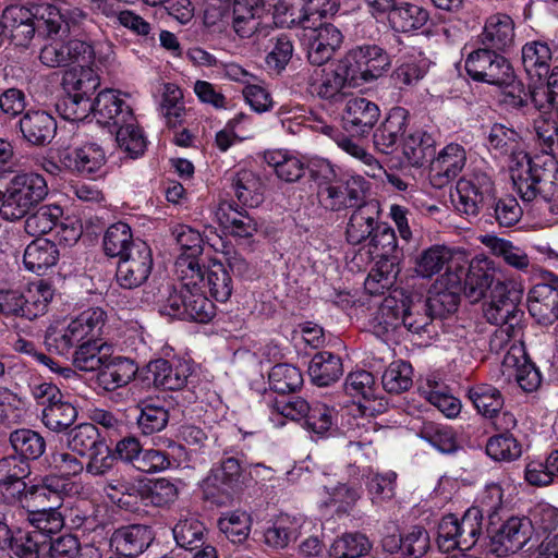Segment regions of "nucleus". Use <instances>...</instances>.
I'll list each match as a JSON object with an SVG mask.
<instances>
[{
	"mask_svg": "<svg viewBox=\"0 0 558 558\" xmlns=\"http://www.w3.org/2000/svg\"><path fill=\"white\" fill-rule=\"evenodd\" d=\"M409 112L402 107H393L374 132L375 147L383 154H392L400 138L404 135L408 125Z\"/></svg>",
	"mask_w": 558,
	"mask_h": 558,
	"instance_id": "6ab92c4d",
	"label": "nucleus"
},
{
	"mask_svg": "<svg viewBox=\"0 0 558 558\" xmlns=\"http://www.w3.org/2000/svg\"><path fill=\"white\" fill-rule=\"evenodd\" d=\"M100 85L98 74L88 64L80 68H73L64 72L62 76V87L68 95H73L78 99H90V96Z\"/></svg>",
	"mask_w": 558,
	"mask_h": 558,
	"instance_id": "c756f323",
	"label": "nucleus"
},
{
	"mask_svg": "<svg viewBox=\"0 0 558 558\" xmlns=\"http://www.w3.org/2000/svg\"><path fill=\"white\" fill-rule=\"evenodd\" d=\"M426 306L422 299L403 304V328L416 335H435L434 319Z\"/></svg>",
	"mask_w": 558,
	"mask_h": 558,
	"instance_id": "3c124183",
	"label": "nucleus"
},
{
	"mask_svg": "<svg viewBox=\"0 0 558 558\" xmlns=\"http://www.w3.org/2000/svg\"><path fill=\"white\" fill-rule=\"evenodd\" d=\"M235 196L244 206L256 207L263 202L264 184L251 170H240L232 178Z\"/></svg>",
	"mask_w": 558,
	"mask_h": 558,
	"instance_id": "f704fd0d",
	"label": "nucleus"
},
{
	"mask_svg": "<svg viewBox=\"0 0 558 558\" xmlns=\"http://www.w3.org/2000/svg\"><path fill=\"white\" fill-rule=\"evenodd\" d=\"M61 160L69 172L89 175L102 168L106 154L100 145L86 143L76 148H63Z\"/></svg>",
	"mask_w": 558,
	"mask_h": 558,
	"instance_id": "aec40b11",
	"label": "nucleus"
},
{
	"mask_svg": "<svg viewBox=\"0 0 558 558\" xmlns=\"http://www.w3.org/2000/svg\"><path fill=\"white\" fill-rule=\"evenodd\" d=\"M521 137L513 129L507 128L502 124H494L488 134V143L490 148L495 149L501 155L510 154V169L515 167V156L525 154L520 149Z\"/></svg>",
	"mask_w": 558,
	"mask_h": 558,
	"instance_id": "864d4df0",
	"label": "nucleus"
},
{
	"mask_svg": "<svg viewBox=\"0 0 558 558\" xmlns=\"http://www.w3.org/2000/svg\"><path fill=\"white\" fill-rule=\"evenodd\" d=\"M342 66L354 73V80L360 77L369 83L381 77L391 68L388 52L376 44L356 46L342 58Z\"/></svg>",
	"mask_w": 558,
	"mask_h": 558,
	"instance_id": "6e6552de",
	"label": "nucleus"
},
{
	"mask_svg": "<svg viewBox=\"0 0 558 558\" xmlns=\"http://www.w3.org/2000/svg\"><path fill=\"white\" fill-rule=\"evenodd\" d=\"M488 217H492L500 227L514 226L522 216V209L518 201L512 196L493 198V204L488 205L485 210Z\"/></svg>",
	"mask_w": 558,
	"mask_h": 558,
	"instance_id": "680f3d73",
	"label": "nucleus"
},
{
	"mask_svg": "<svg viewBox=\"0 0 558 558\" xmlns=\"http://www.w3.org/2000/svg\"><path fill=\"white\" fill-rule=\"evenodd\" d=\"M71 477H46L41 486L27 487L26 483L16 474H10L3 480V484L12 486L19 496L22 507H35L38 499L48 500L51 495H72L78 493V485L70 481Z\"/></svg>",
	"mask_w": 558,
	"mask_h": 558,
	"instance_id": "9d476101",
	"label": "nucleus"
},
{
	"mask_svg": "<svg viewBox=\"0 0 558 558\" xmlns=\"http://www.w3.org/2000/svg\"><path fill=\"white\" fill-rule=\"evenodd\" d=\"M48 195V185L43 175L35 172H21L0 190V217L16 221L27 216Z\"/></svg>",
	"mask_w": 558,
	"mask_h": 558,
	"instance_id": "f03ea898",
	"label": "nucleus"
},
{
	"mask_svg": "<svg viewBox=\"0 0 558 558\" xmlns=\"http://www.w3.org/2000/svg\"><path fill=\"white\" fill-rule=\"evenodd\" d=\"M353 80L354 73L342 66L341 59L335 69H323L320 77L310 84V89L322 99L338 102L343 97L342 89L347 82Z\"/></svg>",
	"mask_w": 558,
	"mask_h": 558,
	"instance_id": "5701e85b",
	"label": "nucleus"
},
{
	"mask_svg": "<svg viewBox=\"0 0 558 558\" xmlns=\"http://www.w3.org/2000/svg\"><path fill=\"white\" fill-rule=\"evenodd\" d=\"M369 245L374 250L373 253L381 260L389 263L391 267L398 264L400 251L397 244V236L393 229L387 223L379 222L375 227Z\"/></svg>",
	"mask_w": 558,
	"mask_h": 558,
	"instance_id": "c03bdc74",
	"label": "nucleus"
},
{
	"mask_svg": "<svg viewBox=\"0 0 558 558\" xmlns=\"http://www.w3.org/2000/svg\"><path fill=\"white\" fill-rule=\"evenodd\" d=\"M379 207L374 202L360 205L351 215L345 235L350 244L357 245L365 240H371L375 227H377Z\"/></svg>",
	"mask_w": 558,
	"mask_h": 558,
	"instance_id": "393cba45",
	"label": "nucleus"
},
{
	"mask_svg": "<svg viewBox=\"0 0 558 558\" xmlns=\"http://www.w3.org/2000/svg\"><path fill=\"white\" fill-rule=\"evenodd\" d=\"M60 252L54 242L47 239L32 241L24 251L25 267L37 275H43L59 260Z\"/></svg>",
	"mask_w": 558,
	"mask_h": 558,
	"instance_id": "c85d7f7f",
	"label": "nucleus"
},
{
	"mask_svg": "<svg viewBox=\"0 0 558 558\" xmlns=\"http://www.w3.org/2000/svg\"><path fill=\"white\" fill-rule=\"evenodd\" d=\"M106 313L100 307H90L72 319L68 327L78 342L98 339L105 326Z\"/></svg>",
	"mask_w": 558,
	"mask_h": 558,
	"instance_id": "4c0bfd02",
	"label": "nucleus"
},
{
	"mask_svg": "<svg viewBox=\"0 0 558 558\" xmlns=\"http://www.w3.org/2000/svg\"><path fill=\"white\" fill-rule=\"evenodd\" d=\"M551 51L547 44L533 41L522 47V64L531 78L543 80L549 72Z\"/></svg>",
	"mask_w": 558,
	"mask_h": 558,
	"instance_id": "58836bf2",
	"label": "nucleus"
},
{
	"mask_svg": "<svg viewBox=\"0 0 558 558\" xmlns=\"http://www.w3.org/2000/svg\"><path fill=\"white\" fill-rule=\"evenodd\" d=\"M153 269L150 247L144 241H136L126 255L120 258L116 279L124 289H135L145 283Z\"/></svg>",
	"mask_w": 558,
	"mask_h": 558,
	"instance_id": "1a4fd4ad",
	"label": "nucleus"
},
{
	"mask_svg": "<svg viewBox=\"0 0 558 558\" xmlns=\"http://www.w3.org/2000/svg\"><path fill=\"white\" fill-rule=\"evenodd\" d=\"M242 461L236 457H223L203 481L204 499L216 506H227L242 490L244 484Z\"/></svg>",
	"mask_w": 558,
	"mask_h": 558,
	"instance_id": "7ed1b4c3",
	"label": "nucleus"
},
{
	"mask_svg": "<svg viewBox=\"0 0 558 558\" xmlns=\"http://www.w3.org/2000/svg\"><path fill=\"white\" fill-rule=\"evenodd\" d=\"M40 538L37 532L14 531L0 518V558H39Z\"/></svg>",
	"mask_w": 558,
	"mask_h": 558,
	"instance_id": "f8f14e48",
	"label": "nucleus"
},
{
	"mask_svg": "<svg viewBox=\"0 0 558 558\" xmlns=\"http://www.w3.org/2000/svg\"><path fill=\"white\" fill-rule=\"evenodd\" d=\"M35 507H24L27 510V521L41 535V549L47 545L46 535L54 534L63 527V518L58 508L48 505V500L38 499Z\"/></svg>",
	"mask_w": 558,
	"mask_h": 558,
	"instance_id": "cd10ccee",
	"label": "nucleus"
},
{
	"mask_svg": "<svg viewBox=\"0 0 558 558\" xmlns=\"http://www.w3.org/2000/svg\"><path fill=\"white\" fill-rule=\"evenodd\" d=\"M511 180L521 198L531 202L541 196L547 202H558V161L553 156H515Z\"/></svg>",
	"mask_w": 558,
	"mask_h": 558,
	"instance_id": "f257e3e1",
	"label": "nucleus"
},
{
	"mask_svg": "<svg viewBox=\"0 0 558 558\" xmlns=\"http://www.w3.org/2000/svg\"><path fill=\"white\" fill-rule=\"evenodd\" d=\"M242 461L236 457H223L203 481L204 499L216 506H227L242 490L244 484Z\"/></svg>",
	"mask_w": 558,
	"mask_h": 558,
	"instance_id": "20e7f679",
	"label": "nucleus"
},
{
	"mask_svg": "<svg viewBox=\"0 0 558 558\" xmlns=\"http://www.w3.org/2000/svg\"><path fill=\"white\" fill-rule=\"evenodd\" d=\"M533 534V525L526 517H511L493 534L492 544L498 555L514 554L522 549Z\"/></svg>",
	"mask_w": 558,
	"mask_h": 558,
	"instance_id": "ddd939ff",
	"label": "nucleus"
},
{
	"mask_svg": "<svg viewBox=\"0 0 558 558\" xmlns=\"http://www.w3.org/2000/svg\"><path fill=\"white\" fill-rule=\"evenodd\" d=\"M39 59L49 68L66 66L71 63L90 64L95 59V50L92 44L82 39L54 40L43 47Z\"/></svg>",
	"mask_w": 558,
	"mask_h": 558,
	"instance_id": "9b49d317",
	"label": "nucleus"
},
{
	"mask_svg": "<svg viewBox=\"0 0 558 558\" xmlns=\"http://www.w3.org/2000/svg\"><path fill=\"white\" fill-rule=\"evenodd\" d=\"M521 298V291L497 281L490 290L489 301L483 306L485 318L489 324L500 326L501 332L512 337L524 314L519 308Z\"/></svg>",
	"mask_w": 558,
	"mask_h": 558,
	"instance_id": "423d86ee",
	"label": "nucleus"
},
{
	"mask_svg": "<svg viewBox=\"0 0 558 558\" xmlns=\"http://www.w3.org/2000/svg\"><path fill=\"white\" fill-rule=\"evenodd\" d=\"M270 389L284 396L294 392L303 384L300 369L290 364L275 365L268 376Z\"/></svg>",
	"mask_w": 558,
	"mask_h": 558,
	"instance_id": "13d9d810",
	"label": "nucleus"
},
{
	"mask_svg": "<svg viewBox=\"0 0 558 558\" xmlns=\"http://www.w3.org/2000/svg\"><path fill=\"white\" fill-rule=\"evenodd\" d=\"M20 132L24 141L32 146L49 145L57 133V121L44 110H29L19 121Z\"/></svg>",
	"mask_w": 558,
	"mask_h": 558,
	"instance_id": "dca6fc26",
	"label": "nucleus"
},
{
	"mask_svg": "<svg viewBox=\"0 0 558 558\" xmlns=\"http://www.w3.org/2000/svg\"><path fill=\"white\" fill-rule=\"evenodd\" d=\"M173 536L177 544L190 551H194L206 543L207 530L195 517L181 518L174 525Z\"/></svg>",
	"mask_w": 558,
	"mask_h": 558,
	"instance_id": "79ce46f5",
	"label": "nucleus"
},
{
	"mask_svg": "<svg viewBox=\"0 0 558 558\" xmlns=\"http://www.w3.org/2000/svg\"><path fill=\"white\" fill-rule=\"evenodd\" d=\"M494 279V263L488 258H473L465 275V295L472 302L480 301L493 286Z\"/></svg>",
	"mask_w": 558,
	"mask_h": 558,
	"instance_id": "a878e982",
	"label": "nucleus"
},
{
	"mask_svg": "<svg viewBox=\"0 0 558 558\" xmlns=\"http://www.w3.org/2000/svg\"><path fill=\"white\" fill-rule=\"evenodd\" d=\"M204 286L216 301H228L233 291V282L226 265L216 259L211 260L206 267Z\"/></svg>",
	"mask_w": 558,
	"mask_h": 558,
	"instance_id": "a18cd8bd",
	"label": "nucleus"
},
{
	"mask_svg": "<svg viewBox=\"0 0 558 558\" xmlns=\"http://www.w3.org/2000/svg\"><path fill=\"white\" fill-rule=\"evenodd\" d=\"M420 437L444 453H451L457 449L456 435L451 427L425 422L420 429Z\"/></svg>",
	"mask_w": 558,
	"mask_h": 558,
	"instance_id": "052dcab7",
	"label": "nucleus"
},
{
	"mask_svg": "<svg viewBox=\"0 0 558 558\" xmlns=\"http://www.w3.org/2000/svg\"><path fill=\"white\" fill-rule=\"evenodd\" d=\"M265 158L275 169L277 177L284 182H298L305 173V163L295 156L275 151L269 153Z\"/></svg>",
	"mask_w": 558,
	"mask_h": 558,
	"instance_id": "4d7b16f0",
	"label": "nucleus"
},
{
	"mask_svg": "<svg viewBox=\"0 0 558 558\" xmlns=\"http://www.w3.org/2000/svg\"><path fill=\"white\" fill-rule=\"evenodd\" d=\"M195 290L194 288L186 287L174 288L162 304L160 313L173 318L186 320Z\"/></svg>",
	"mask_w": 558,
	"mask_h": 558,
	"instance_id": "338daca9",
	"label": "nucleus"
},
{
	"mask_svg": "<svg viewBox=\"0 0 558 558\" xmlns=\"http://www.w3.org/2000/svg\"><path fill=\"white\" fill-rule=\"evenodd\" d=\"M116 134L118 147L131 158H137L146 148V140L135 116L133 121H125L110 131Z\"/></svg>",
	"mask_w": 558,
	"mask_h": 558,
	"instance_id": "49530a36",
	"label": "nucleus"
},
{
	"mask_svg": "<svg viewBox=\"0 0 558 558\" xmlns=\"http://www.w3.org/2000/svg\"><path fill=\"white\" fill-rule=\"evenodd\" d=\"M9 441L14 452L23 460H37L46 450L45 438L29 428L11 432Z\"/></svg>",
	"mask_w": 558,
	"mask_h": 558,
	"instance_id": "e433bc0d",
	"label": "nucleus"
},
{
	"mask_svg": "<svg viewBox=\"0 0 558 558\" xmlns=\"http://www.w3.org/2000/svg\"><path fill=\"white\" fill-rule=\"evenodd\" d=\"M77 415L76 408L71 402L60 398L52 405L43 408L41 423L51 432L62 433L74 424Z\"/></svg>",
	"mask_w": 558,
	"mask_h": 558,
	"instance_id": "37998d69",
	"label": "nucleus"
},
{
	"mask_svg": "<svg viewBox=\"0 0 558 558\" xmlns=\"http://www.w3.org/2000/svg\"><path fill=\"white\" fill-rule=\"evenodd\" d=\"M380 117L379 107L363 97L350 98L342 113V122L345 131L353 135L364 136L368 134Z\"/></svg>",
	"mask_w": 558,
	"mask_h": 558,
	"instance_id": "4468645a",
	"label": "nucleus"
},
{
	"mask_svg": "<svg viewBox=\"0 0 558 558\" xmlns=\"http://www.w3.org/2000/svg\"><path fill=\"white\" fill-rule=\"evenodd\" d=\"M343 374L341 359L328 351L316 353L308 365V375L318 387L336 383Z\"/></svg>",
	"mask_w": 558,
	"mask_h": 558,
	"instance_id": "2f4dec72",
	"label": "nucleus"
},
{
	"mask_svg": "<svg viewBox=\"0 0 558 558\" xmlns=\"http://www.w3.org/2000/svg\"><path fill=\"white\" fill-rule=\"evenodd\" d=\"M155 539L151 526L146 524H131L117 529L110 538L118 554L137 557L144 553Z\"/></svg>",
	"mask_w": 558,
	"mask_h": 558,
	"instance_id": "a211bd4d",
	"label": "nucleus"
},
{
	"mask_svg": "<svg viewBox=\"0 0 558 558\" xmlns=\"http://www.w3.org/2000/svg\"><path fill=\"white\" fill-rule=\"evenodd\" d=\"M486 452L494 460L512 461L521 456L522 448L511 434L501 433L488 439Z\"/></svg>",
	"mask_w": 558,
	"mask_h": 558,
	"instance_id": "774afa93",
	"label": "nucleus"
},
{
	"mask_svg": "<svg viewBox=\"0 0 558 558\" xmlns=\"http://www.w3.org/2000/svg\"><path fill=\"white\" fill-rule=\"evenodd\" d=\"M145 373L144 380L165 390H180L189 378V367L185 364H172L165 359L150 361L145 367Z\"/></svg>",
	"mask_w": 558,
	"mask_h": 558,
	"instance_id": "412c9836",
	"label": "nucleus"
},
{
	"mask_svg": "<svg viewBox=\"0 0 558 558\" xmlns=\"http://www.w3.org/2000/svg\"><path fill=\"white\" fill-rule=\"evenodd\" d=\"M299 537V526L289 517L278 518L264 532L265 544L274 549H284Z\"/></svg>",
	"mask_w": 558,
	"mask_h": 558,
	"instance_id": "6e6d98bb",
	"label": "nucleus"
},
{
	"mask_svg": "<svg viewBox=\"0 0 558 558\" xmlns=\"http://www.w3.org/2000/svg\"><path fill=\"white\" fill-rule=\"evenodd\" d=\"M452 259L451 251L445 245H433L415 259V272L422 278H432L440 272Z\"/></svg>",
	"mask_w": 558,
	"mask_h": 558,
	"instance_id": "603ef678",
	"label": "nucleus"
},
{
	"mask_svg": "<svg viewBox=\"0 0 558 558\" xmlns=\"http://www.w3.org/2000/svg\"><path fill=\"white\" fill-rule=\"evenodd\" d=\"M456 190L459 196L457 209L471 217H476L481 211H485L488 205L493 204V198L496 195L494 181L483 171H474L461 178Z\"/></svg>",
	"mask_w": 558,
	"mask_h": 558,
	"instance_id": "0eeeda50",
	"label": "nucleus"
},
{
	"mask_svg": "<svg viewBox=\"0 0 558 558\" xmlns=\"http://www.w3.org/2000/svg\"><path fill=\"white\" fill-rule=\"evenodd\" d=\"M100 350L101 344L98 343V339L81 342L71 354L74 366L84 372L97 371L107 356L102 355Z\"/></svg>",
	"mask_w": 558,
	"mask_h": 558,
	"instance_id": "69168bd1",
	"label": "nucleus"
},
{
	"mask_svg": "<svg viewBox=\"0 0 558 558\" xmlns=\"http://www.w3.org/2000/svg\"><path fill=\"white\" fill-rule=\"evenodd\" d=\"M104 442H106V438L92 423H82L73 427L68 434L69 448L82 457L95 451Z\"/></svg>",
	"mask_w": 558,
	"mask_h": 558,
	"instance_id": "a19ab883",
	"label": "nucleus"
},
{
	"mask_svg": "<svg viewBox=\"0 0 558 558\" xmlns=\"http://www.w3.org/2000/svg\"><path fill=\"white\" fill-rule=\"evenodd\" d=\"M482 243L488 247L492 253L501 257L505 263L520 271H526L531 265V260L526 252L515 246L512 242L501 239L495 235H486L482 240Z\"/></svg>",
	"mask_w": 558,
	"mask_h": 558,
	"instance_id": "72a5a7b5",
	"label": "nucleus"
},
{
	"mask_svg": "<svg viewBox=\"0 0 558 558\" xmlns=\"http://www.w3.org/2000/svg\"><path fill=\"white\" fill-rule=\"evenodd\" d=\"M218 527L230 542L241 544L250 535L251 517L244 511H233L218 520Z\"/></svg>",
	"mask_w": 558,
	"mask_h": 558,
	"instance_id": "e2e57ef3",
	"label": "nucleus"
},
{
	"mask_svg": "<svg viewBox=\"0 0 558 558\" xmlns=\"http://www.w3.org/2000/svg\"><path fill=\"white\" fill-rule=\"evenodd\" d=\"M90 113L94 114L97 122L102 125L112 128V130L125 123L133 121L132 108L119 97V94L112 89L100 92L94 101H92Z\"/></svg>",
	"mask_w": 558,
	"mask_h": 558,
	"instance_id": "2eb2a0df",
	"label": "nucleus"
},
{
	"mask_svg": "<svg viewBox=\"0 0 558 558\" xmlns=\"http://www.w3.org/2000/svg\"><path fill=\"white\" fill-rule=\"evenodd\" d=\"M428 19L429 14L424 8L407 1L397 2L388 13L390 26L401 33L422 28Z\"/></svg>",
	"mask_w": 558,
	"mask_h": 558,
	"instance_id": "7c9ffc66",
	"label": "nucleus"
},
{
	"mask_svg": "<svg viewBox=\"0 0 558 558\" xmlns=\"http://www.w3.org/2000/svg\"><path fill=\"white\" fill-rule=\"evenodd\" d=\"M138 373L137 364L124 356H106L97 369V383L107 391L126 386Z\"/></svg>",
	"mask_w": 558,
	"mask_h": 558,
	"instance_id": "4be33fe9",
	"label": "nucleus"
},
{
	"mask_svg": "<svg viewBox=\"0 0 558 558\" xmlns=\"http://www.w3.org/2000/svg\"><path fill=\"white\" fill-rule=\"evenodd\" d=\"M63 216V209L57 204H46L36 207L25 216L24 229L31 236L50 232Z\"/></svg>",
	"mask_w": 558,
	"mask_h": 558,
	"instance_id": "c9c22d12",
	"label": "nucleus"
},
{
	"mask_svg": "<svg viewBox=\"0 0 558 558\" xmlns=\"http://www.w3.org/2000/svg\"><path fill=\"white\" fill-rule=\"evenodd\" d=\"M177 496V486L167 478L138 482V497L146 504L163 507L173 502Z\"/></svg>",
	"mask_w": 558,
	"mask_h": 558,
	"instance_id": "de8ad7c7",
	"label": "nucleus"
},
{
	"mask_svg": "<svg viewBox=\"0 0 558 558\" xmlns=\"http://www.w3.org/2000/svg\"><path fill=\"white\" fill-rule=\"evenodd\" d=\"M413 368L404 361L392 362L381 376L384 389L389 393H401L412 387Z\"/></svg>",
	"mask_w": 558,
	"mask_h": 558,
	"instance_id": "bf43d9fd",
	"label": "nucleus"
},
{
	"mask_svg": "<svg viewBox=\"0 0 558 558\" xmlns=\"http://www.w3.org/2000/svg\"><path fill=\"white\" fill-rule=\"evenodd\" d=\"M27 10L32 14L31 21H34L39 35H57L65 23L64 14L53 4L36 3L27 8Z\"/></svg>",
	"mask_w": 558,
	"mask_h": 558,
	"instance_id": "09e8293b",
	"label": "nucleus"
},
{
	"mask_svg": "<svg viewBox=\"0 0 558 558\" xmlns=\"http://www.w3.org/2000/svg\"><path fill=\"white\" fill-rule=\"evenodd\" d=\"M483 514L476 507L469 508L461 519L456 514L445 515L438 525V545L444 550L471 549L482 534Z\"/></svg>",
	"mask_w": 558,
	"mask_h": 558,
	"instance_id": "39448f33",
	"label": "nucleus"
},
{
	"mask_svg": "<svg viewBox=\"0 0 558 558\" xmlns=\"http://www.w3.org/2000/svg\"><path fill=\"white\" fill-rule=\"evenodd\" d=\"M403 155L413 167L432 163L436 156L434 136L423 130L409 134L403 142Z\"/></svg>",
	"mask_w": 558,
	"mask_h": 558,
	"instance_id": "473e14b6",
	"label": "nucleus"
},
{
	"mask_svg": "<svg viewBox=\"0 0 558 558\" xmlns=\"http://www.w3.org/2000/svg\"><path fill=\"white\" fill-rule=\"evenodd\" d=\"M140 239L134 240L131 228L128 223L119 221L111 225L105 232L102 246L105 254L109 257H123L129 248Z\"/></svg>",
	"mask_w": 558,
	"mask_h": 558,
	"instance_id": "8fccbe9b",
	"label": "nucleus"
},
{
	"mask_svg": "<svg viewBox=\"0 0 558 558\" xmlns=\"http://www.w3.org/2000/svg\"><path fill=\"white\" fill-rule=\"evenodd\" d=\"M485 48L506 51L514 43V23L507 14L490 16L481 35Z\"/></svg>",
	"mask_w": 558,
	"mask_h": 558,
	"instance_id": "bb28decb",
	"label": "nucleus"
},
{
	"mask_svg": "<svg viewBox=\"0 0 558 558\" xmlns=\"http://www.w3.org/2000/svg\"><path fill=\"white\" fill-rule=\"evenodd\" d=\"M464 148L451 143L435 156L430 163V182L434 186L442 187L461 172L465 165Z\"/></svg>",
	"mask_w": 558,
	"mask_h": 558,
	"instance_id": "f3484780",
	"label": "nucleus"
},
{
	"mask_svg": "<svg viewBox=\"0 0 558 558\" xmlns=\"http://www.w3.org/2000/svg\"><path fill=\"white\" fill-rule=\"evenodd\" d=\"M468 397L478 413L483 416H492L504 407V397L496 388L487 384L477 385L468 391Z\"/></svg>",
	"mask_w": 558,
	"mask_h": 558,
	"instance_id": "5fc2aeb1",
	"label": "nucleus"
},
{
	"mask_svg": "<svg viewBox=\"0 0 558 558\" xmlns=\"http://www.w3.org/2000/svg\"><path fill=\"white\" fill-rule=\"evenodd\" d=\"M374 328L378 333H388L403 327V304L398 305L393 298H387L374 317Z\"/></svg>",
	"mask_w": 558,
	"mask_h": 558,
	"instance_id": "0e129e2a",
	"label": "nucleus"
},
{
	"mask_svg": "<svg viewBox=\"0 0 558 558\" xmlns=\"http://www.w3.org/2000/svg\"><path fill=\"white\" fill-rule=\"evenodd\" d=\"M373 543L363 533H345L337 537L330 548V558H361L369 554Z\"/></svg>",
	"mask_w": 558,
	"mask_h": 558,
	"instance_id": "ea45409f",
	"label": "nucleus"
},
{
	"mask_svg": "<svg viewBox=\"0 0 558 558\" xmlns=\"http://www.w3.org/2000/svg\"><path fill=\"white\" fill-rule=\"evenodd\" d=\"M31 15L27 7L23 5H10L3 11L1 20L3 34L5 35L8 32L16 46L26 47L37 33V27L34 21H31Z\"/></svg>",
	"mask_w": 558,
	"mask_h": 558,
	"instance_id": "b1692460",
	"label": "nucleus"
}]
</instances>
